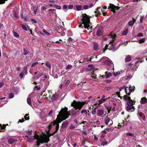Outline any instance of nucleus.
Segmentation results:
<instances>
[{
	"instance_id": "39",
	"label": "nucleus",
	"mask_w": 147,
	"mask_h": 147,
	"mask_svg": "<svg viewBox=\"0 0 147 147\" xmlns=\"http://www.w3.org/2000/svg\"><path fill=\"white\" fill-rule=\"evenodd\" d=\"M28 115V114H26L25 115L24 117V119L25 120H28L29 119V116Z\"/></svg>"
},
{
	"instance_id": "53",
	"label": "nucleus",
	"mask_w": 147,
	"mask_h": 147,
	"mask_svg": "<svg viewBox=\"0 0 147 147\" xmlns=\"http://www.w3.org/2000/svg\"><path fill=\"white\" fill-rule=\"evenodd\" d=\"M97 140H98V138L95 135H94L93 141L94 142H96Z\"/></svg>"
},
{
	"instance_id": "42",
	"label": "nucleus",
	"mask_w": 147,
	"mask_h": 147,
	"mask_svg": "<svg viewBox=\"0 0 147 147\" xmlns=\"http://www.w3.org/2000/svg\"><path fill=\"white\" fill-rule=\"evenodd\" d=\"M120 74V72L119 71H117L116 72V73L115 72H113V74L114 76H117L119 74Z\"/></svg>"
},
{
	"instance_id": "64",
	"label": "nucleus",
	"mask_w": 147,
	"mask_h": 147,
	"mask_svg": "<svg viewBox=\"0 0 147 147\" xmlns=\"http://www.w3.org/2000/svg\"><path fill=\"white\" fill-rule=\"evenodd\" d=\"M4 85V83L3 82L0 83V88H1L3 85Z\"/></svg>"
},
{
	"instance_id": "22",
	"label": "nucleus",
	"mask_w": 147,
	"mask_h": 147,
	"mask_svg": "<svg viewBox=\"0 0 147 147\" xmlns=\"http://www.w3.org/2000/svg\"><path fill=\"white\" fill-rule=\"evenodd\" d=\"M7 140L8 143L11 144L15 141V140L13 138H11L8 139Z\"/></svg>"
},
{
	"instance_id": "13",
	"label": "nucleus",
	"mask_w": 147,
	"mask_h": 147,
	"mask_svg": "<svg viewBox=\"0 0 147 147\" xmlns=\"http://www.w3.org/2000/svg\"><path fill=\"white\" fill-rule=\"evenodd\" d=\"M84 70L86 71H91L92 70V65L89 64L88 65V67L84 68Z\"/></svg>"
},
{
	"instance_id": "25",
	"label": "nucleus",
	"mask_w": 147,
	"mask_h": 147,
	"mask_svg": "<svg viewBox=\"0 0 147 147\" xmlns=\"http://www.w3.org/2000/svg\"><path fill=\"white\" fill-rule=\"evenodd\" d=\"M110 120V119L109 118L107 117H106L105 120V124L107 125Z\"/></svg>"
},
{
	"instance_id": "26",
	"label": "nucleus",
	"mask_w": 147,
	"mask_h": 147,
	"mask_svg": "<svg viewBox=\"0 0 147 147\" xmlns=\"http://www.w3.org/2000/svg\"><path fill=\"white\" fill-rule=\"evenodd\" d=\"M123 98L125 100H128L131 99V98L130 97L126 95L123 97Z\"/></svg>"
},
{
	"instance_id": "28",
	"label": "nucleus",
	"mask_w": 147,
	"mask_h": 147,
	"mask_svg": "<svg viewBox=\"0 0 147 147\" xmlns=\"http://www.w3.org/2000/svg\"><path fill=\"white\" fill-rule=\"evenodd\" d=\"M134 24V22L132 21H129L128 23V24L129 26H132Z\"/></svg>"
},
{
	"instance_id": "57",
	"label": "nucleus",
	"mask_w": 147,
	"mask_h": 147,
	"mask_svg": "<svg viewBox=\"0 0 147 147\" xmlns=\"http://www.w3.org/2000/svg\"><path fill=\"white\" fill-rule=\"evenodd\" d=\"M144 19V16H141L140 17V22L141 23H142V22L143 20Z\"/></svg>"
},
{
	"instance_id": "10",
	"label": "nucleus",
	"mask_w": 147,
	"mask_h": 147,
	"mask_svg": "<svg viewBox=\"0 0 147 147\" xmlns=\"http://www.w3.org/2000/svg\"><path fill=\"white\" fill-rule=\"evenodd\" d=\"M133 89L132 88L131 86L129 87H126L125 88V90L126 93L128 95H129L133 91Z\"/></svg>"
},
{
	"instance_id": "44",
	"label": "nucleus",
	"mask_w": 147,
	"mask_h": 147,
	"mask_svg": "<svg viewBox=\"0 0 147 147\" xmlns=\"http://www.w3.org/2000/svg\"><path fill=\"white\" fill-rule=\"evenodd\" d=\"M13 34L14 35V36L16 37H18L19 36V34H18L17 33H16V32H15L14 31L13 32Z\"/></svg>"
},
{
	"instance_id": "38",
	"label": "nucleus",
	"mask_w": 147,
	"mask_h": 147,
	"mask_svg": "<svg viewBox=\"0 0 147 147\" xmlns=\"http://www.w3.org/2000/svg\"><path fill=\"white\" fill-rule=\"evenodd\" d=\"M105 107L107 108L108 112L109 113L111 109V106H109L108 107L106 106Z\"/></svg>"
},
{
	"instance_id": "63",
	"label": "nucleus",
	"mask_w": 147,
	"mask_h": 147,
	"mask_svg": "<svg viewBox=\"0 0 147 147\" xmlns=\"http://www.w3.org/2000/svg\"><path fill=\"white\" fill-rule=\"evenodd\" d=\"M67 6L66 5H64L63 7V9L64 10L66 9L67 8Z\"/></svg>"
},
{
	"instance_id": "33",
	"label": "nucleus",
	"mask_w": 147,
	"mask_h": 147,
	"mask_svg": "<svg viewBox=\"0 0 147 147\" xmlns=\"http://www.w3.org/2000/svg\"><path fill=\"white\" fill-rule=\"evenodd\" d=\"M66 82L65 83V84L64 85V86L65 87L66 86H67L70 83V80H65Z\"/></svg>"
},
{
	"instance_id": "7",
	"label": "nucleus",
	"mask_w": 147,
	"mask_h": 147,
	"mask_svg": "<svg viewBox=\"0 0 147 147\" xmlns=\"http://www.w3.org/2000/svg\"><path fill=\"white\" fill-rule=\"evenodd\" d=\"M100 9V8L98 7L96 11L94 12V15L96 17H97L98 16H105V15L106 13L104 12V11L102 9L101 10V11H100L99 10Z\"/></svg>"
},
{
	"instance_id": "8",
	"label": "nucleus",
	"mask_w": 147,
	"mask_h": 147,
	"mask_svg": "<svg viewBox=\"0 0 147 147\" xmlns=\"http://www.w3.org/2000/svg\"><path fill=\"white\" fill-rule=\"evenodd\" d=\"M97 114L99 116L103 117L107 114L106 111H104L101 108L97 109Z\"/></svg>"
},
{
	"instance_id": "50",
	"label": "nucleus",
	"mask_w": 147,
	"mask_h": 147,
	"mask_svg": "<svg viewBox=\"0 0 147 147\" xmlns=\"http://www.w3.org/2000/svg\"><path fill=\"white\" fill-rule=\"evenodd\" d=\"M23 50H24V55H27V54H28V52L26 50V49L25 48H24Z\"/></svg>"
},
{
	"instance_id": "17",
	"label": "nucleus",
	"mask_w": 147,
	"mask_h": 147,
	"mask_svg": "<svg viewBox=\"0 0 147 147\" xmlns=\"http://www.w3.org/2000/svg\"><path fill=\"white\" fill-rule=\"evenodd\" d=\"M104 97L105 96H103V97L101 99L98 100V105H99L100 104L103 103L106 100V99Z\"/></svg>"
},
{
	"instance_id": "40",
	"label": "nucleus",
	"mask_w": 147,
	"mask_h": 147,
	"mask_svg": "<svg viewBox=\"0 0 147 147\" xmlns=\"http://www.w3.org/2000/svg\"><path fill=\"white\" fill-rule=\"evenodd\" d=\"M42 32L44 33H45V34H47V35H50V33L48 32L47 31H46V30H45L44 29H43L42 30Z\"/></svg>"
},
{
	"instance_id": "19",
	"label": "nucleus",
	"mask_w": 147,
	"mask_h": 147,
	"mask_svg": "<svg viewBox=\"0 0 147 147\" xmlns=\"http://www.w3.org/2000/svg\"><path fill=\"white\" fill-rule=\"evenodd\" d=\"M146 38H140L138 41L137 42H139L140 44L143 43L146 40Z\"/></svg>"
},
{
	"instance_id": "6",
	"label": "nucleus",
	"mask_w": 147,
	"mask_h": 147,
	"mask_svg": "<svg viewBox=\"0 0 147 147\" xmlns=\"http://www.w3.org/2000/svg\"><path fill=\"white\" fill-rule=\"evenodd\" d=\"M116 37V34L113 32H112L107 36V37H105L104 39L106 40L109 39L110 43H111L115 40Z\"/></svg>"
},
{
	"instance_id": "31",
	"label": "nucleus",
	"mask_w": 147,
	"mask_h": 147,
	"mask_svg": "<svg viewBox=\"0 0 147 147\" xmlns=\"http://www.w3.org/2000/svg\"><path fill=\"white\" fill-rule=\"evenodd\" d=\"M128 32V29L127 28L125 30H124L123 32L122 35H126L127 34Z\"/></svg>"
},
{
	"instance_id": "60",
	"label": "nucleus",
	"mask_w": 147,
	"mask_h": 147,
	"mask_svg": "<svg viewBox=\"0 0 147 147\" xmlns=\"http://www.w3.org/2000/svg\"><path fill=\"white\" fill-rule=\"evenodd\" d=\"M55 7L56 8L58 9H61V7L60 6L56 5Z\"/></svg>"
},
{
	"instance_id": "9",
	"label": "nucleus",
	"mask_w": 147,
	"mask_h": 147,
	"mask_svg": "<svg viewBox=\"0 0 147 147\" xmlns=\"http://www.w3.org/2000/svg\"><path fill=\"white\" fill-rule=\"evenodd\" d=\"M109 5L110 6H108V9H110L111 8L113 13H114L115 12V10H118L119 9V8H118L117 7L115 6V5H114L113 4L110 3Z\"/></svg>"
},
{
	"instance_id": "46",
	"label": "nucleus",
	"mask_w": 147,
	"mask_h": 147,
	"mask_svg": "<svg viewBox=\"0 0 147 147\" xmlns=\"http://www.w3.org/2000/svg\"><path fill=\"white\" fill-rule=\"evenodd\" d=\"M24 70L25 71L24 73H25V74H26V75L27 74V73H28V72H27V68L26 66L24 67Z\"/></svg>"
},
{
	"instance_id": "43",
	"label": "nucleus",
	"mask_w": 147,
	"mask_h": 147,
	"mask_svg": "<svg viewBox=\"0 0 147 147\" xmlns=\"http://www.w3.org/2000/svg\"><path fill=\"white\" fill-rule=\"evenodd\" d=\"M46 65L49 67L50 69L51 68V66L49 62H47L46 63Z\"/></svg>"
},
{
	"instance_id": "21",
	"label": "nucleus",
	"mask_w": 147,
	"mask_h": 147,
	"mask_svg": "<svg viewBox=\"0 0 147 147\" xmlns=\"http://www.w3.org/2000/svg\"><path fill=\"white\" fill-rule=\"evenodd\" d=\"M131 57L129 55H127L125 58V62H129L131 60Z\"/></svg>"
},
{
	"instance_id": "51",
	"label": "nucleus",
	"mask_w": 147,
	"mask_h": 147,
	"mask_svg": "<svg viewBox=\"0 0 147 147\" xmlns=\"http://www.w3.org/2000/svg\"><path fill=\"white\" fill-rule=\"evenodd\" d=\"M141 61H140V60H139V59H138L135 62V65H136L138 63H141Z\"/></svg>"
},
{
	"instance_id": "37",
	"label": "nucleus",
	"mask_w": 147,
	"mask_h": 147,
	"mask_svg": "<svg viewBox=\"0 0 147 147\" xmlns=\"http://www.w3.org/2000/svg\"><path fill=\"white\" fill-rule=\"evenodd\" d=\"M4 28V26L3 25V24L2 23H0V28L1 29V32H3V28Z\"/></svg>"
},
{
	"instance_id": "49",
	"label": "nucleus",
	"mask_w": 147,
	"mask_h": 147,
	"mask_svg": "<svg viewBox=\"0 0 147 147\" xmlns=\"http://www.w3.org/2000/svg\"><path fill=\"white\" fill-rule=\"evenodd\" d=\"M36 89V90H39L40 89V87H38L37 86H35L34 88V90H35V89Z\"/></svg>"
},
{
	"instance_id": "14",
	"label": "nucleus",
	"mask_w": 147,
	"mask_h": 147,
	"mask_svg": "<svg viewBox=\"0 0 147 147\" xmlns=\"http://www.w3.org/2000/svg\"><path fill=\"white\" fill-rule=\"evenodd\" d=\"M93 49L95 51H97L98 50V44L97 43L95 42H94Z\"/></svg>"
},
{
	"instance_id": "4",
	"label": "nucleus",
	"mask_w": 147,
	"mask_h": 147,
	"mask_svg": "<svg viewBox=\"0 0 147 147\" xmlns=\"http://www.w3.org/2000/svg\"><path fill=\"white\" fill-rule=\"evenodd\" d=\"M100 61L102 63L108 65V70H114V65L111 61L106 57H103L100 59Z\"/></svg>"
},
{
	"instance_id": "32",
	"label": "nucleus",
	"mask_w": 147,
	"mask_h": 147,
	"mask_svg": "<svg viewBox=\"0 0 147 147\" xmlns=\"http://www.w3.org/2000/svg\"><path fill=\"white\" fill-rule=\"evenodd\" d=\"M38 7L37 6H34L33 7V9L34 13L35 14H36V12L38 10Z\"/></svg>"
},
{
	"instance_id": "27",
	"label": "nucleus",
	"mask_w": 147,
	"mask_h": 147,
	"mask_svg": "<svg viewBox=\"0 0 147 147\" xmlns=\"http://www.w3.org/2000/svg\"><path fill=\"white\" fill-rule=\"evenodd\" d=\"M27 102L28 103L30 106H32L30 98L28 97L27 99Z\"/></svg>"
},
{
	"instance_id": "5",
	"label": "nucleus",
	"mask_w": 147,
	"mask_h": 147,
	"mask_svg": "<svg viewBox=\"0 0 147 147\" xmlns=\"http://www.w3.org/2000/svg\"><path fill=\"white\" fill-rule=\"evenodd\" d=\"M34 137L37 141L36 144L37 146H38L40 145V143H43L45 142H47V138L42 136H39L38 135L36 134L34 136Z\"/></svg>"
},
{
	"instance_id": "20",
	"label": "nucleus",
	"mask_w": 147,
	"mask_h": 147,
	"mask_svg": "<svg viewBox=\"0 0 147 147\" xmlns=\"http://www.w3.org/2000/svg\"><path fill=\"white\" fill-rule=\"evenodd\" d=\"M134 102L133 101L130 99L128 100L127 102V105L133 106Z\"/></svg>"
},
{
	"instance_id": "1",
	"label": "nucleus",
	"mask_w": 147,
	"mask_h": 147,
	"mask_svg": "<svg viewBox=\"0 0 147 147\" xmlns=\"http://www.w3.org/2000/svg\"><path fill=\"white\" fill-rule=\"evenodd\" d=\"M70 115V114L67 111V107H65V108L61 109L57 116V119L53 122L51 123L49 125L48 127L49 130L51 129L52 126H53V127L55 128V132H56L59 128V123L63 120L68 118Z\"/></svg>"
},
{
	"instance_id": "12",
	"label": "nucleus",
	"mask_w": 147,
	"mask_h": 147,
	"mask_svg": "<svg viewBox=\"0 0 147 147\" xmlns=\"http://www.w3.org/2000/svg\"><path fill=\"white\" fill-rule=\"evenodd\" d=\"M103 28L102 27H100L97 30L96 32V35L98 36H100L102 34L103 31Z\"/></svg>"
},
{
	"instance_id": "29",
	"label": "nucleus",
	"mask_w": 147,
	"mask_h": 147,
	"mask_svg": "<svg viewBox=\"0 0 147 147\" xmlns=\"http://www.w3.org/2000/svg\"><path fill=\"white\" fill-rule=\"evenodd\" d=\"M135 65H134V63H133V62H132L131 63H129L128 65V68H129L130 69H133V68H131L132 67H133Z\"/></svg>"
},
{
	"instance_id": "62",
	"label": "nucleus",
	"mask_w": 147,
	"mask_h": 147,
	"mask_svg": "<svg viewBox=\"0 0 147 147\" xmlns=\"http://www.w3.org/2000/svg\"><path fill=\"white\" fill-rule=\"evenodd\" d=\"M143 114V113H142V112H139V113H138V115H139V116H140V117H142V115Z\"/></svg>"
},
{
	"instance_id": "59",
	"label": "nucleus",
	"mask_w": 147,
	"mask_h": 147,
	"mask_svg": "<svg viewBox=\"0 0 147 147\" xmlns=\"http://www.w3.org/2000/svg\"><path fill=\"white\" fill-rule=\"evenodd\" d=\"M90 59L88 60V58L85 57L84 58V59L85 61H90V60H91V57H90V58H89L88 59Z\"/></svg>"
},
{
	"instance_id": "56",
	"label": "nucleus",
	"mask_w": 147,
	"mask_h": 147,
	"mask_svg": "<svg viewBox=\"0 0 147 147\" xmlns=\"http://www.w3.org/2000/svg\"><path fill=\"white\" fill-rule=\"evenodd\" d=\"M74 7V6L73 5H70L68 6V8L69 9H72Z\"/></svg>"
},
{
	"instance_id": "18",
	"label": "nucleus",
	"mask_w": 147,
	"mask_h": 147,
	"mask_svg": "<svg viewBox=\"0 0 147 147\" xmlns=\"http://www.w3.org/2000/svg\"><path fill=\"white\" fill-rule=\"evenodd\" d=\"M57 98V95L56 94H53L51 97V100L52 101L55 100Z\"/></svg>"
},
{
	"instance_id": "23",
	"label": "nucleus",
	"mask_w": 147,
	"mask_h": 147,
	"mask_svg": "<svg viewBox=\"0 0 147 147\" xmlns=\"http://www.w3.org/2000/svg\"><path fill=\"white\" fill-rule=\"evenodd\" d=\"M21 27L23 29L26 31H27L28 29H29V28H28L27 25H26L22 24L21 25Z\"/></svg>"
},
{
	"instance_id": "30",
	"label": "nucleus",
	"mask_w": 147,
	"mask_h": 147,
	"mask_svg": "<svg viewBox=\"0 0 147 147\" xmlns=\"http://www.w3.org/2000/svg\"><path fill=\"white\" fill-rule=\"evenodd\" d=\"M76 10L77 11H80L81 10L82 6L80 5H78L76 6Z\"/></svg>"
},
{
	"instance_id": "45",
	"label": "nucleus",
	"mask_w": 147,
	"mask_h": 147,
	"mask_svg": "<svg viewBox=\"0 0 147 147\" xmlns=\"http://www.w3.org/2000/svg\"><path fill=\"white\" fill-rule=\"evenodd\" d=\"M14 95L13 93H10L9 95V98H11L14 97Z\"/></svg>"
},
{
	"instance_id": "58",
	"label": "nucleus",
	"mask_w": 147,
	"mask_h": 147,
	"mask_svg": "<svg viewBox=\"0 0 147 147\" xmlns=\"http://www.w3.org/2000/svg\"><path fill=\"white\" fill-rule=\"evenodd\" d=\"M38 64V62H36L33 63L32 64L31 67H33V66H34L35 65H37Z\"/></svg>"
},
{
	"instance_id": "11",
	"label": "nucleus",
	"mask_w": 147,
	"mask_h": 147,
	"mask_svg": "<svg viewBox=\"0 0 147 147\" xmlns=\"http://www.w3.org/2000/svg\"><path fill=\"white\" fill-rule=\"evenodd\" d=\"M134 107L133 106L127 105L126 107L127 111L129 112L134 111Z\"/></svg>"
},
{
	"instance_id": "52",
	"label": "nucleus",
	"mask_w": 147,
	"mask_h": 147,
	"mask_svg": "<svg viewBox=\"0 0 147 147\" xmlns=\"http://www.w3.org/2000/svg\"><path fill=\"white\" fill-rule=\"evenodd\" d=\"M107 144V142L106 141L103 142L101 143V145L103 146H105Z\"/></svg>"
},
{
	"instance_id": "15",
	"label": "nucleus",
	"mask_w": 147,
	"mask_h": 147,
	"mask_svg": "<svg viewBox=\"0 0 147 147\" xmlns=\"http://www.w3.org/2000/svg\"><path fill=\"white\" fill-rule=\"evenodd\" d=\"M11 16L12 18L15 20L18 18V15L16 12H13Z\"/></svg>"
},
{
	"instance_id": "34",
	"label": "nucleus",
	"mask_w": 147,
	"mask_h": 147,
	"mask_svg": "<svg viewBox=\"0 0 147 147\" xmlns=\"http://www.w3.org/2000/svg\"><path fill=\"white\" fill-rule=\"evenodd\" d=\"M92 4H91L90 5V6L89 7L87 5H84L83 6V8L84 9H87L89 8H90L92 7Z\"/></svg>"
},
{
	"instance_id": "36",
	"label": "nucleus",
	"mask_w": 147,
	"mask_h": 147,
	"mask_svg": "<svg viewBox=\"0 0 147 147\" xmlns=\"http://www.w3.org/2000/svg\"><path fill=\"white\" fill-rule=\"evenodd\" d=\"M72 67V65H71L69 64L66 67V69H69L71 68Z\"/></svg>"
},
{
	"instance_id": "55",
	"label": "nucleus",
	"mask_w": 147,
	"mask_h": 147,
	"mask_svg": "<svg viewBox=\"0 0 147 147\" xmlns=\"http://www.w3.org/2000/svg\"><path fill=\"white\" fill-rule=\"evenodd\" d=\"M7 0H0V3L3 4L4 3L5 1H7Z\"/></svg>"
},
{
	"instance_id": "61",
	"label": "nucleus",
	"mask_w": 147,
	"mask_h": 147,
	"mask_svg": "<svg viewBox=\"0 0 147 147\" xmlns=\"http://www.w3.org/2000/svg\"><path fill=\"white\" fill-rule=\"evenodd\" d=\"M111 82V80H108L106 81V83L107 84H109Z\"/></svg>"
},
{
	"instance_id": "16",
	"label": "nucleus",
	"mask_w": 147,
	"mask_h": 147,
	"mask_svg": "<svg viewBox=\"0 0 147 147\" xmlns=\"http://www.w3.org/2000/svg\"><path fill=\"white\" fill-rule=\"evenodd\" d=\"M147 102V99L145 97H143L141 98L140 101V103L141 104H144Z\"/></svg>"
},
{
	"instance_id": "47",
	"label": "nucleus",
	"mask_w": 147,
	"mask_h": 147,
	"mask_svg": "<svg viewBox=\"0 0 147 147\" xmlns=\"http://www.w3.org/2000/svg\"><path fill=\"white\" fill-rule=\"evenodd\" d=\"M75 127V125L72 124H71L69 126V128L70 129H73Z\"/></svg>"
},
{
	"instance_id": "24",
	"label": "nucleus",
	"mask_w": 147,
	"mask_h": 147,
	"mask_svg": "<svg viewBox=\"0 0 147 147\" xmlns=\"http://www.w3.org/2000/svg\"><path fill=\"white\" fill-rule=\"evenodd\" d=\"M105 74L106 75V78H108L111 77L112 75L111 73V72H108L107 71H106L105 73Z\"/></svg>"
},
{
	"instance_id": "48",
	"label": "nucleus",
	"mask_w": 147,
	"mask_h": 147,
	"mask_svg": "<svg viewBox=\"0 0 147 147\" xmlns=\"http://www.w3.org/2000/svg\"><path fill=\"white\" fill-rule=\"evenodd\" d=\"M143 36V34L142 33H139L138 34L136 35L137 37L140 36L142 37Z\"/></svg>"
},
{
	"instance_id": "54",
	"label": "nucleus",
	"mask_w": 147,
	"mask_h": 147,
	"mask_svg": "<svg viewBox=\"0 0 147 147\" xmlns=\"http://www.w3.org/2000/svg\"><path fill=\"white\" fill-rule=\"evenodd\" d=\"M81 113H84L86 114L87 113V111L85 110H82L81 111Z\"/></svg>"
},
{
	"instance_id": "41",
	"label": "nucleus",
	"mask_w": 147,
	"mask_h": 147,
	"mask_svg": "<svg viewBox=\"0 0 147 147\" xmlns=\"http://www.w3.org/2000/svg\"><path fill=\"white\" fill-rule=\"evenodd\" d=\"M92 107L94 108V109L92 110V114H95L96 113V109L98 108V107H94L93 106H92Z\"/></svg>"
},
{
	"instance_id": "2",
	"label": "nucleus",
	"mask_w": 147,
	"mask_h": 147,
	"mask_svg": "<svg viewBox=\"0 0 147 147\" xmlns=\"http://www.w3.org/2000/svg\"><path fill=\"white\" fill-rule=\"evenodd\" d=\"M81 21L79 23V26L80 28H83V27L85 28H87L88 30L90 29V31H89V35H91V33L92 32V26L90 27V20L89 17L86 14H83L80 17Z\"/></svg>"
},
{
	"instance_id": "3",
	"label": "nucleus",
	"mask_w": 147,
	"mask_h": 147,
	"mask_svg": "<svg viewBox=\"0 0 147 147\" xmlns=\"http://www.w3.org/2000/svg\"><path fill=\"white\" fill-rule=\"evenodd\" d=\"M85 103L84 102H77L75 100H74L71 105V106L74 108L71 110V114L73 115L76 114L77 113L76 110L77 109H81Z\"/></svg>"
},
{
	"instance_id": "35",
	"label": "nucleus",
	"mask_w": 147,
	"mask_h": 147,
	"mask_svg": "<svg viewBox=\"0 0 147 147\" xmlns=\"http://www.w3.org/2000/svg\"><path fill=\"white\" fill-rule=\"evenodd\" d=\"M126 135L127 136H133L134 134L133 133L130 132H127L126 133Z\"/></svg>"
}]
</instances>
